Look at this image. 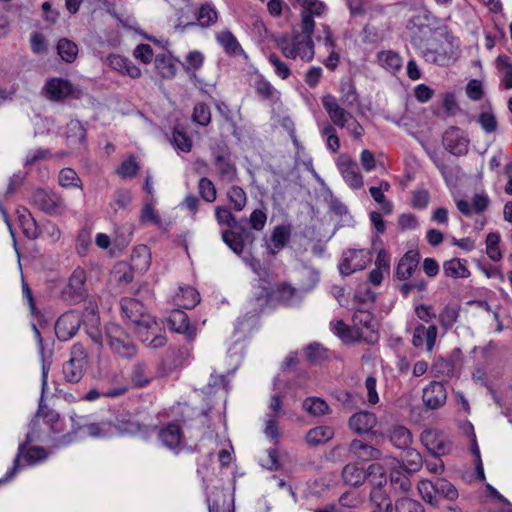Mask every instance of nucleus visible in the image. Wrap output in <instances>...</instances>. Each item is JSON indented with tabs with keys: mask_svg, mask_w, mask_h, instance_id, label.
I'll use <instances>...</instances> for the list:
<instances>
[{
	"mask_svg": "<svg viewBox=\"0 0 512 512\" xmlns=\"http://www.w3.org/2000/svg\"><path fill=\"white\" fill-rule=\"evenodd\" d=\"M117 434L134 435L141 431L140 424L133 419L131 415L123 414L116 418V423L113 424Z\"/></svg>",
	"mask_w": 512,
	"mask_h": 512,
	"instance_id": "41",
	"label": "nucleus"
},
{
	"mask_svg": "<svg viewBox=\"0 0 512 512\" xmlns=\"http://www.w3.org/2000/svg\"><path fill=\"white\" fill-rule=\"evenodd\" d=\"M85 281L86 273L84 269L80 267L76 268L69 278L65 293L75 296L76 298H81L85 292Z\"/></svg>",
	"mask_w": 512,
	"mask_h": 512,
	"instance_id": "35",
	"label": "nucleus"
},
{
	"mask_svg": "<svg viewBox=\"0 0 512 512\" xmlns=\"http://www.w3.org/2000/svg\"><path fill=\"white\" fill-rule=\"evenodd\" d=\"M301 7L300 12V28L305 32H314L315 21L314 17H321L324 15L328 7L321 0H295Z\"/></svg>",
	"mask_w": 512,
	"mask_h": 512,
	"instance_id": "10",
	"label": "nucleus"
},
{
	"mask_svg": "<svg viewBox=\"0 0 512 512\" xmlns=\"http://www.w3.org/2000/svg\"><path fill=\"white\" fill-rule=\"evenodd\" d=\"M371 261V254L365 249H351L343 253L339 263V271L342 275L348 276L352 273L363 270Z\"/></svg>",
	"mask_w": 512,
	"mask_h": 512,
	"instance_id": "11",
	"label": "nucleus"
},
{
	"mask_svg": "<svg viewBox=\"0 0 512 512\" xmlns=\"http://www.w3.org/2000/svg\"><path fill=\"white\" fill-rule=\"evenodd\" d=\"M151 264L150 250L146 245L137 246L131 254V266L138 272H146Z\"/></svg>",
	"mask_w": 512,
	"mask_h": 512,
	"instance_id": "34",
	"label": "nucleus"
},
{
	"mask_svg": "<svg viewBox=\"0 0 512 512\" xmlns=\"http://www.w3.org/2000/svg\"><path fill=\"white\" fill-rule=\"evenodd\" d=\"M342 477L346 484L358 486L365 481L366 472L356 464H347L343 469Z\"/></svg>",
	"mask_w": 512,
	"mask_h": 512,
	"instance_id": "44",
	"label": "nucleus"
},
{
	"mask_svg": "<svg viewBox=\"0 0 512 512\" xmlns=\"http://www.w3.org/2000/svg\"><path fill=\"white\" fill-rule=\"evenodd\" d=\"M123 314L136 328L137 333L142 336L144 330L155 332L157 323L152 316L146 313L142 303L134 298L124 297L120 302Z\"/></svg>",
	"mask_w": 512,
	"mask_h": 512,
	"instance_id": "5",
	"label": "nucleus"
},
{
	"mask_svg": "<svg viewBox=\"0 0 512 512\" xmlns=\"http://www.w3.org/2000/svg\"><path fill=\"white\" fill-rule=\"evenodd\" d=\"M161 444L169 450H175L182 441L181 429L176 424H169L158 433Z\"/></svg>",
	"mask_w": 512,
	"mask_h": 512,
	"instance_id": "27",
	"label": "nucleus"
},
{
	"mask_svg": "<svg viewBox=\"0 0 512 512\" xmlns=\"http://www.w3.org/2000/svg\"><path fill=\"white\" fill-rule=\"evenodd\" d=\"M322 105L335 126L345 128L353 138L361 139L364 134L363 127L349 111L338 103L334 96L330 94L323 96Z\"/></svg>",
	"mask_w": 512,
	"mask_h": 512,
	"instance_id": "4",
	"label": "nucleus"
},
{
	"mask_svg": "<svg viewBox=\"0 0 512 512\" xmlns=\"http://www.w3.org/2000/svg\"><path fill=\"white\" fill-rule=\"evenodd\" d=\"M176 301L179 306L191 309L199 303L200 296L193 287H180L179 292L176 295Z\"/></svg>",
	"mask_w": 512,
	"mask_h": 512,
	"instance_id": "42",
	"label": "nucleus"
},
{
	"mask_svg": "<svg viewBox=\"0 0 512 512\" xmlns=\"http://www.w3.org/2000/svg\"><path fill=\"white\" fill-rule=\"evenodd\" d=\"M155 69L164 79L173 78L176 74V66L172 59L164 54L157 55L154 60Z\"/></svg>",
	"mask_w": 512,
	"mask_h": 512,
	"instance_id": "45",
	"label": "nucleus"
},
{
	"mask_svg": "<svg viewBox=\"0 0 512 512\" xmlns=\"http://www.w3.org/2000/svg\"><path fill=\"white\" fill-rule=\"evenodd\" d=\"M443 146L455 156H462L468 153L470 139L467 133L459 127L448 128L442 138Z\"/></svg>",
	"mask_w": 512,
	"mask_h": 512,
	"instance_id": "13",
	"label": "nucleus"
},
{
	"mask_svg": "<svg viewBox=\"0 0 512 512\" xmlns=\"http://www.w3.org/2000/svg\"><path fill=\"white\" fill-rule=\"evenodd\" d=\"M443 272L446 277L453 279L468 278L470 271L467 267L466 260L453 258L443 263Z\"/></svg>",
	"mask_w": 512,
	"mask_h": 512,
	"instance_id": "32",
	"label": "nucleus"
},
{
	"mask_svg": "<svg viewBox=\"0 0 512 512\" xmlns=\"http://www.w3.org/2000/svg\"><path fill=\"white\" fill-rule=\"evenodd\" d=\"M336 165L344 182L351 189L359 190L363 188V176L359 170L357 163L349 155H340L337 159Z\"/></svg>",
	"mask_w": 512,
	"mask_h": 512,
	"instance_id": "12",
	"label": "nucleus"
},
{
	"mask_svg": "<svg viewBox=\"0 0 512 512\" xmlns=\"http://www.w3.org/2000/svg\"><path fill=\"white\" fill-rule=\"evenodd\" d=\"M330 328L344 343L364 341L373 344L378 341L377 323L366 310H357L354 313L352 326L346 325L342 320H334L331 321Z\"/></svg>",
	"mask_w": 512,
	"mask_h": 512,
	"instance_id": "2",
	"label": "nucleus"
},
{
	"mask_svg": "<svg viewBox=\"0 0 512 512\" xmlns=\"http://www.w3.org/2000/svg\"><path fill=\"white\" fill-rule=\"evenodd\" d=\"M66 137L71 145L83 144L86 137V130L78 120H71L67 124Z\"/></svg>",
	"mask_w": 512,
	"mask_h": 512,
	"instance_id": "46",
	"label": "nucleus"
},
{
	"mask_svg": "<svg viewBox=\"0 0 512 512\" xmlns=\"http://www.w3.org/2000/svg\"><path fill=\"white\" fill-rule=\"evenodd\" d=\"M172 143L178 150L183 152H189L192 148V141L190 137H188L186 133L179 128H175L173 131Z\"/></svg>",
	"mask_w": 512,
	"mask_h": 512,
	"instance_id": "62",
	"label": "nucleus"
},
{
	"mask_svg": "<svg viewBox=\"0 0 512 512\" xmlns=\"http://www.w3.org/2000/svg\"><path fill=\"white\" fill-rule=\"evenodd\" d=\"M300 30H302L300 28ZM314 32L296 31L294 30L290 37H284L279 42V48L282 54L288 58L295 60L300 58L302 61L310 62L314 58V42L312 35Z\"/></svg>",
	"mask_w": 512,
	"mask_h": 512,
	"instance_id": "3",
	"label": "nucleus"
},
{
	"mask_svg": "<svg viewBox=\"0 0 512 512\" xmlns=\"http://www.w3.org/2000/svg\"><path fill=\"white\" fill-rule=\"evenodd\" d=\"M419 262L418 253L408 251L399 261L396 268V276L400 280H406L411 277L417 268Z\"/></svg>",
	"mask_w": 512,
	"mask_h": 512,
	"instance_id": "29",
	"label": "nucleus"
},
{
	"mask_svg": "<svg viewBox=\"0 0 512 512\" xmlns=\"http://www.w3.org/2000/svg\"><path fill=\"white\" fill-rule=\"evenodd\" d=\"M227 196L235 210L241 211L246 206V203H247L246 193L241 187L232 186L228 190Z\"/></svg>",
	"mask_w": 512,
	"mask_h": 512,
	"instance_id": "55",
	"label": "nucleus"
},
{
	"mask_svg": "<svg viewBox=\"0 0 512 512\" xmlns=\"http://www.w3.org/2000/svg\"><path fill=\"white\" fill-rule=\"evenodd\" d=\"M489 204L490 198L484 192L474 194L471 202L464 199L456 200L457 209L467 217L484 212Z\"/></svg>",
	"mask_w": 512,
	"mask_h": 512,
	"instance_id": "19",
	"label": "nucleus"
},
{
	"mask_svg": "<svg viewBox=\"0 0 512 512\" xmlns=\"http://www.w3.org/2000/svg\"><path fill=\"white\" fill-rule=\"evenodd\" d=\"M499 242L500 236L497 233H489L486 237V253L492 261H499L502 257Z\"/></svg>",
	"mask_w": 512,
	"mask_h": 512,
	"instance_id": "57",
	"label": "nucleus"
},
{
	"mask_svg": "<svg viewBox=\"0 0 512 512\" xmlns=\"http://www.w3.org/2000/svg\"><path fill=\"white\" fill-rule=\"evenodd\" d=\"M395 509L397 512H425L423 506L410 498H401L396 502Z\"/></svg>",
	"mask_w": 512,
	"mask_h": 512,
	"instance_id": "64",
	"label": "nucleus"
},
{
	"mask_svg": "<svg viewBox=\"0 0 512 512\" xmlns=\"http://www.w3.org/2000/svg\"><path fill=\"white\" fill-rule=\"evenodd\" d=\"M108 345L114 353L122 358H132L137 348L130 336L118 325L111 323L106 327Z\"/></svg>",
	"mask_w": 512,
	"mask_h": 512,
	"instance_id": "6",
	"label": "nucleus"
},
{
	"mask_svg": "<svg viewBox=\"0 0 512 512\" xmlns=\"http://www.w3.org/2000/svg\"><path fill=\"white\" fill-rule=\"evenodd\" d=\"M401 6L407 17L406 28L411 33H416L427 26L429 11L424 0L404 1Z\"/></svg>",
	"mask_w": 512,
	"mask_h": 512,
	"instance_id": "9",
	"label": "nucleus"
},
{
	"mask_svg": "<svg viewBox=\"0 0 512 512\" xmlns=\"http://www.w3.org/2000/svg\"><path fill=\"white\" fill-rule=\"evenodd\" d=\"M57 51L62 60L68 63L73 62L78 55L77 45L67 38L58 41Z\"/></svg>",
	"mask_w": 512,
	"mask_h": 512,
	"instance_id": "49",
	"label": "nucleus"
},
{
	"mask_svg": "<svg viewBox=\"0 0 512 512\" xmlns=\"http://www.w3.org/2000/svg\"><path fill=\"white\" fill-rule=\"evenodd\" d=\"M418 491L421 495V497L423 498L424 501H426L427 503L435 506L437 505V498H436V494H437V488H436V483H432L431 481L429 480H421L419 483H418Z\"/></svg>",
	"mask_w": 512,
	"mask_h": 512,
	"instance_id": "52",
	"label": "nucleus"
},
{
	"mask_svg": "<svg viewBox=\"0 0 512 512\" xmlns=\"http://www.w3.org/2000/svg\"><path fill=\"white\" fill-rule=\"evenodd\" d=\"M199 194L206 202L216 200V188L211 180L206 177L200 179L198 184Z\"/></svg>",
	"mask_w": 512,
	"mask_h": 512,
	"instance_id": "60",
	"label": "nucleus"
},
{
	"mask_svg": "<svg viewBox=\"0 0 512 512\" xmlns=\"http://www.w3.org/2000/svg\"><path fill=\"white\" fill-rule=\"evenodd\" d=\"M371 501H373L379 510L385 512H392V504L390 499L387 497L381 486L375 487L370 493Z\"/></svg>",
	"mask_w": 512,
	"mask_h": 512,
	"instance_id": "56",
	"label": "nucleus"
},
{
	"mask_svg": "<svg viewBox=\"0 0 512 512\" xmlns=\"http://www.w3.org/2000/svg\"><path fill=\"white\" fill-rule=\"evenodd\" d=\"M192 119L201 126H207L211 122V111L207 104L198 103L195 105Z\"/></svg>",
	"mask_w": 512,
	"mask_h": 512,
	"instance_id": "58",
	"label": "nucleus"
},
{
	"mask_svg": "<svg viewBox=\"0 0 512 512\" xmlns=\"http://www.w3.org/2000/svg\"><path fill=\"white\" fill-rule=\"evenodd\" d=\"M341 92V102L342 105L347 108H352L355 104L358 103V95L356 93V88L352 82L346 81L341 83L340 87Z\"/></svg>",
	"mask_w": 512,
	"mask_h": 512,
	"instance_id": "50",
	"label": "nucleus"
},
{
	"mask_svg": "<svg viewBox=\"0 0 512 512\" xmlns=\"http://www.w3.org/2000/svg\"><path fill=\"white\" fill-rule=\"evenodd\" d=\"M389 439L397 448H406L412 441L410 431L401 425L393 426L389 431Z\"/></svg>",
	"mask_w": 512,
	"mask_h": 512,
	"instance_id": "43",
	"label": "nucleus"
},
{
	"mask_svg": "<svg viewBox=\"0 0 512 512\" xmlns=\"http://www.w3.org/2000/svg\"><path fill=\"white\" fill-rule=\"evenodd\" d=\"M16 214L23 234L29 239H37L41 235V230L30 211L21 207L16 210Z\"/></svg>",
	"mask_w": 512,
	"mask_h": 512,
	"instance_id": "22",
	"label": "nucleus"
},
{
	"mask_svg": "<svg viewBox=\"0 0 512 512\" xmlns=\"http://www.w3.org/2000/svg\"><path fill=\"white\" fill-rule=\"evenodd\" d=\"M59 184L62 187H80L81 180L77 173L70 168H64L59 173Z\"/></svg>",
	"mask_w": 512,
	"mask_h": 512,
	"instance_id": "61",
	"label": "nucleus"
},
{
	"mask_svg": "<svg viewBox=\"0 0 512 512\" xmlns=\"http://www.w3.org/2000/svg\"><path fill=\"white\" fill-rule=\"evenodd\" d=\"M377 63L390 73L399 71L402 67V58L392 50H383L376 55Z\"/></svg>",
	"mask_w": 512,
	"mask_h": 512,
	"instance_id": "33",
	"label": "nucleus"
},
{
	"mask_svg": "<svg viewBox=\"0 0 512 512\" xmlns=\"http://www.w3.org/2000/svg\"><path fill=\"white\" fill-rule=\"evenodd\" d=\"M376 424V415L368 411H359L353 414L348 421L350 429L357 434L370 432Z\"/></svg>",
	"mask_w": 512,
	"mask_h": 512,
	"instance_id": "21",
	"label": "nucleus"
},
{
	"mask_svg": "<svg viewBox=\"0 0 512 512\" xmlns=\"http://www.w3.org/2000/svg\"><path fill=\"white\" fill-rule=\"evenodd\" d=\"M369 192L373 200L380 205V209L384 214L389 215L392 213L393 204L391 201L386 199L384 192H382L381 189L376 188V186H372L369 188Z\"/></svg>",
	"mask_w": 512,
	"mask_h": 512,
	"instance_id": "63",
	"label": "nucleus"
},
{
	"mask_svg": "<svg viewBox=\"0 0 512 512\" xmlns=\"http://www.w3.org/2000/svg\"><path fill=\"white\" fill-rule=\"evenodd\" d=\"M218 19L217 11L210 4H204L200 7L197 20L202 27H209L216 23Z\"/></svg>",
	"mask_w": 512,
	"mask_h": 512,
	"instance_id": "53",
	"label": "nucleus"
},
{
	"mask_svg": "<svg viewBox=\"0 0 512 512\" xmlns=\"http://www.w3.org/2000/svg\"><path fill=\"white\" fill-rule=\"evenodd\" d=\"M31 202L38 209L48 214H58L62 208L60 197L41 188L36 189L31 195Z\"/></svg>",
	"mask_w": 512,
	"mask_h": 512,
	"instance_id": "16",
	"label": "nucleus"
},
{
	"mask_svg": "<svg viewBox=\"0 0 512 512\" xmlns=\"http://www.w3.org/2000/svg\"><path fill=\"white\" fill-rule=\"evenodd\" d=\"M334 434V429L330 426H316L306 433L305 442L309 446L322 445L330 441Z\"/></svg>",
	"mask_w": 512,
	"mask_h": 512,
	"instance_id": "30",
	"label": "nucleus"
},
{
	"mask_svg": "<svg viewBox=\"0 0 512 512\" xmlns=\"http://www.w3.org/2000/svg\"><path fill=\"white\" fill-rule=\"evenodd\" d=\"M111 383L115 384L114 387L108 388L100 392L97 389H91L83 397L85 401L92 402L98 400L101 396L106 398H117L129 391V384L125 379L117 374L111 376Z\"/></svg>",
	"mask_w": 512,
	"mask_h": 512,
	"instance_id": "17",
	"label": "nucleus"
},
{
	"mask_svg": "<svg viewBox=\"0 0 512 512\" xmlns=\"http://www.w3.org/2000/svg\"><path fill=\"white\" fill-rule=\"evenodd\" d=\"M437 334L438 329L435 325L425 327L423 324H418L414 328L412 344L416 348L425 345L427 351L430 352L435 346Z\"/></svg>",
	"mask_w": 512,
	"mask_h": 512,
	"instance_id": "20",
	"label": "nucleus"
},
{
	"mask_svg": "<svg viewBox=\"0 0 512 512\" xmlns=\"http://www.w3.org/2000/svg\"><path fill=\"white\" fill-rule=\"evenodd\" d=\"M268 62L274 68V73L281 79L285 80L291 75L290 67L278 55L270 54Z\"/></svg>",
	"mask_w": 512,
	"mask_h": 512,
	"instance_id": "59",
	"label": "nucleus"
},
{
	"mask_svg": "<svg viewBox=\"0 0 512 512\" xmlns=\"http://www.w3.org/2000/svg\"><path fill=\"white\" fill-rule=\"evenodd\" d=\"M45 91L49 99L51 100H62L68 97L72 91V84L62 78H52L45 85Z\"/></svg>",
	"mask_w": 512,
	"mask_h": 512,
	"instance_id": "23",
	"label": "nucleus"
},
{
	"mask_svg": "<svg viewBox=\"0 0 512 512\" xmlns=\"http://www.w3.org/2000/svg\"><path fill=\"white\" fill-rule=\"evenodd\" d=\"M251 86L257 95L263 100H270L279 96V92L261 74H254L251 77Z\"/></svg>",
	"mask_w": 512,
	"mask_h": 512,
	"instance_id": "31",
	"label": "nucleus"
},
{
	"mask_svg": "<svg viewBox=\"0 0 512 512\" xmlns=\"http://www.w3.org/2000/svg\"><path fill=\"white\" fill-rule=\"evenodd\" d=\"M87 367V353L81 344H74L70 359L63 364L64 379L70 383H78Z\"/></svg>",
	"mask_w": 512,
	"mask_h": 512,
	"instance_id": "7",
	"label": "nucleus"
},
{
	"mask_svg": "<svg viewBox=\"0 0 512 512\" xmlns=\"http://www.w3.org/2000/svg\"><path fill=\"white\" fill-rule=\"evenodd\" d=\"M349 451L358 459L368 461L377 458L379 451L361 440L355 439L349 445Z\"/></svg>",
	"mask_w": 512,
	"mask_h": 512,
	"instance_id": "39",
	"label": "nucleus"
},
{
	"mask_svg": "<svg viewBox=\"0 0 512 512\" xmlns=\"http://www.w3.org/2000/svg\"><path fill=\"white\" fill-rule=\"evenodd\" d=\"M495 66L501 73L500 86L503 89H512V64L509 57L506 55H499L495 60Z\"/></svg>",
	"mask_w": 512,
	"mask_h": 512,
	"instance_id": "36",
	"label": "nucleus"
},
{
	"mask_svg": "<svg viewBox=\"0 0 512 512\" xmlns=\"http://www.w3.org/2000/svg\"><path fill=\"white\" fill-rule=\"evenodd\" d=\"M417 46L426 62L439 66L454 62L460 53L459 40L446 27L435 30L425 44Z\"/></svg>",
	"mask_w": 512,
	"mask_h": 512,
	"instance_id": "1",
	"label": "nucleus"
},
{
	"mask_svg": "<svg viewBox=\"0 0 512 512\" xmlns=\"http://www.w3.org/2000/svg\"><path fill=\"white\" fill-rule=\"evenodd\" d=\"M217 42L223 47L226 53L230 55H240L243 49L236 37L228 30L219 32L216 35Z\"/></svg>",
	"mask_w": 512,
	"mask_h": 512,
	"instance_id": "40",
	"label": "nucleus"
},
{
	"mask_svg": "<svg viewBox=\"0 0 512 512\" xmlns=\"http://www.w3.org/2000/svg\"><path fill=\"white\" fill-rule=\"evenodd\" d=\"M290 229L287 226H276L270 238L268 249L271 253L275 254L280 251L287 244L290 238Z\"/></svg>",
	"mask_w": 512,
	"mask_h": 512,
	"instance_id": "38",
	"label": "nucleus"
},
{
	"mask_svg": "<svg viewBox=\"0 0 512 512\" xmlns=\"http://www.w3.org/2000/svg\"><path fill=\"white\" fill-rule=\"evenodd\" d=\"M422 399L424 404L430 409L442 407L447 400V391L443 383L432 381L423 389Z\"/></svg>",
	"mask_w": 512,
	"mask_h": 512,
	"instance_id": "18",
	"label": "nucleus"
},
{
	"mask_svg": "<svg viewBox=\"0 0 512 512\" xmlns=\"http://www.w3.org/2000/svg\"><path fill=\"white\" fill-rule=\"evenodd\" d=\"M32 441L33 437L30 433H28L25 442L20 444L18 447V452L14 459L13 467L7 472L4 478L0 479V483L9 481L16 474L17 470L20 468L19 461L21 458H24L28 465L38 464L47 458V453L43 448L31 447L27 451L25 450L26 446Z\"/></svg>",
	"mask_w": 512,
	"mask_h": 512,
	"instance_id": "8",
	"label": "nucleus"
},
{
	"mask_svg": "<svg viewBox=\"0 0 512 512\" xmlns=\"http://www.w3.org/2000/svg\"><path fill=\"white\" fill-rule=\"evenodd\" d=\"M421 442L433 456H443L450 452L451 442L437 429H425L421 434Z\"/></svg>",
	"mask_w": 512,
	"mask_h": 512,
	"instance_id": "14",
	"label": "nucleus"
},
{
	"mask_svg": "<svg viewBox=\"0 0 512 512\" xmlns=\"http://www.w3.org/2000/svg\"><path fill=\"white\" fill-rule=\"evenodd\" d=\"M302 407L312 417H322L330 413L329 405L320 397L306 398Z\"/></svg>",
	"mask_w": 512,
	"mask_h": 512,
	"instance_id": "37",
	"label": "nucleus"
},
{
	"mask_svg": "<svg viewBox=\"0 0 512 512\" xmlns=\"http://www.w3.org/2000/svg\"><path fill=\"white\" fill-rule=\"evenodd\" d=\"M386 473L387 470L382 463H373L368 467L366 477H368L370 482L375 486H382L387 480Z\"/></svg>",
	"mask_w": 512,
	"mask_h": 512,
	"instance_id": "51",
	"label": "nucleus"
},
{
	"mask_svg": "<svg viewBox=\"0 0 512 512\" xmlns=\"http://www.w3.org/2000/svg\"><path fill=\"white\" fill-rule=\"evenodd\" d=\"M108 65L115 71L128 75L131 78H139L141 70L127 58L117 54L109 55L107 58Z\"/></svg>",
	"mask_w": 512,
	"mask_h": 512,
	"instance_id": "24",
	"label": "nucleus"
},
{
	"mask_svg": "<svg viewBox=\"0 0 512 512\" xmlns=\"http://www.w3.org/2000/svg\"><path fill=\"white\" fill-rule=\"evenodd\" d=\"M402 465L405 470L409 472H416L422 466V456L418 451L409 449L405 452Z\"/></svg>",
	"mask_w": 512,
	"mask_h": 512,
	"instance_id": "54",
	"label": "nucleus"
},
{
	"mask_svg": "<svg viewBox=\"0 0 512 512\" xmlns=\"http://www.w3.org/2000/svg\"><path fill=\"white\" fill-rule=\"evenodd\" d=\"M81 324L80 315L70 311L59 317L55 324V333L59 340L67 341L78 331Z\"/></svg>",
	"mask_w": 512,
	"mask_h": 512,
	"instance_id": "15",
	"label": "nucleus"
},
{
	"mask_svg": "<svg viewBox=\"0 0 512 512\" xmlns=\"http://www.w3.org/2000/svg\"><path fill=\"white\" fill-rule=\"evenodd\" d=\"M215 166L219 175L227 181H233L236 178L237 170L235 165L224 155H217Z\"/></svg>",
	"mask_w": 512,
	"mask_h": 512,
	"instance_id": "47",
	"label": "nucleus"
},
{
	"mask_svg": "<svg viewBox=\"0 0 512 512\" xmlns=\"http://www.w3.org/2000/svg\"><path fill=\"white\" fill-rule=\"evenodd\" d=\"M150 380V377L146 373V366L144 363L138 362L132 366L130 372V382L132 387H145L150 383Z\"/></svg>",
	"mask_w": 512,
	"mask_h": 512,
	"instance_id": "48",
	"label": "nucleus"
},
{
	"mask_svg": "<svg viewBox=\"0 0 512 512\" xmlns=\"http://www.w3.org/2000/svg\"><path fill=\"white\" fill-rule=\"evenodd\" d=\"M304 294L305 293L302 291L301 287L300 289H297L287 283L279 285L276 291L277 299L287 306H294L299 304Z\"/></svg>",
	"mask_w": 512,
	"mask_h": 512,
	"instance_id": "28",
	"label": "nucleus"
},
{
	"mask_svg": "<svg viewBox=\"0 0 512 512\" xmlns=\"http://www.w3.org/2000/svg\"><path fill=\"white\" fill-rule=\"evenodd\" d=\"M171 329L178 333L185 334L189 339L195 337V328L189 323L187 314L182 310H173L168 319Z\"/></svg>",
	"mask_w": 512,
	"mask_h": 512,
	"instance_id": "25",
	"label": "nucleus"
},
{
	"mask_svg": "<svg viewBox=\"0 0 512 512\" xmlns=\"http://www.w3.org/2000/svg\"><path fill=\"white\" fill-rule=\"evenodd\" d=\"M80 431L82 435L93 438H105L116 435V429L109 421L84 424L80 427Z\"/></svg>",
	"mask_w": 512,
	"mask_h": 512,
	"instance_id": "26",
	"label": "nucleus"
}]
</instances>
